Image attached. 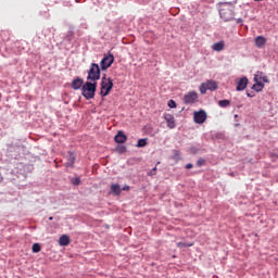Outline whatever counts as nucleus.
Returning a JSON list of instances; mask_svg holds the SVG:
<instances>
[{
  "instance_id": "obj_2",
  "label": "nucleus",
  "mask_w": 278,
  "mask_h": 278,
  "mask_svg": "<svg viewBox=\"0 0 278 278\" xmlns=\"http://www.w3.org/2000/svg\"><path fill=\"white\" fill-rule=\"evenodd\" d=\"M99 79H101V67H99V64L97 63H91L87 80L97 83Z\"/></svg>"
},
{
  "instance_id": "obj_29",
  "label": "nucleus",
  "mask_w": 278,
  "mask_h": 278,
  "mask_svg": "<svg viewBox=\"0 0 278 278\" xmlns=\"http://www.w3.org/2000/svg\"><path fill=\"white\" fill-rule=\"evenodd\" d=\"M155 170H157V167H154V168L151 170V175H155Z\"/></svg>"
},
{
  "instance_id": "obj_9",
  "label": "nucleus",
  "mask_w": 278,
  "mask_h": 278,
  "mask_svg": "<svg viewBox=\"0 0 278 278\" xmlns=\"http://www.w3.org/2000/svg\"><path fill=\"white\" fill-rule=\"evenodd\" d=\"M248 85H249V79L247 77L241 78L237 83V90H238V92H241L242 90H245Z\"/></svg>"
},
{
  "instance_id": "obj_4",
  "label": "nucleus",
  "mask_w": 278,
  "mask_h": 278,
  "mask_svg": "<svg viewBox=\"0 0 278 278\" xmlns=\"http://www.w3.org/2000/svg\"><path fill=\"white\" fill-rule=\"evenodd\" d=\"M112 64H114V54L112 53L105 54L100 62L101 71H108V68H110Z\"/></svg>"
},
{
  "instance_id": "obj_7",
  "label": "nucleus",
  "mask_w": 278,
  "mask_h": 278,
  "mask_svg": "<svg viewBox=\"0 0 278 278\" xmlns=\"http://www.w3.org/2000/svg\"><path fill=\"white\" fill-rule=\"evenodd\" d=\"M164 118H165V121H166V123H167V127H168L169 129H175V127H176V124H175V116H173L172 114H165V115H164Z\"/></svg>"
},
{
  "instance_id": "obj_31",
  "label": "nucleus",
  "mask_w": 278,
  "mask_h": 278,
  "mask_svg": "<svg viewBox=\"0 0 278 278\" xmlns=\"http://www.w3.org/2000/svg\"><path fill=\"white\" fill-rule=\"evenodd\" d=\"M122 190H124V191L129 190V186L124 187Z\"/></svg>"
},
{
  "instance_id": "obj_1",
  "label": "nucleus",
  "mask_w": 278,
  "mask_h": 278,
  "mask_svg": "<svg viewBox=\"0 0 278 278\" xmlns=\"http://www.w3.org/2000/svg\"><path fill=\"white\" fill-rule=\"evenodd\" d=\"M97 92V83L87 81L83 85L81 88V94L85 97L87 101H90V99H94V94Z\"/></svg>"
},
{
  "instance_id": "obj_15",
  "label": "nucleus",
  "mask_w": 278,
  "mask_h": 278,
  "mask_svg": "<svg viewBox=\"0 0 278 278\" xmlns=\"http://www.w3.org/2000/svg\"><path fill=\"white\" fill-rule=\"evenodd\" d=\"M111 191L113 192V194L118 197V194H121V192H123V189H121V185H112Z\"/></svg>"
},
{
  "instance_id": "obj_22",
  "label": "nucleus",
  "mask_w": 278,
  "mask_h": 278,
  "mask_svg": "<svg viewBox=\"0 0 278 278\" xmlns=\"http://www.w3.org/2000/svg\"><path fill=\"white\" fill-rule=\"evenodd\" d=\"M137 147L139 148L147 147V139H139L137 142Z\"/></svg>"
},
{
  "instance_id": "obj_24",
  "label": "nucleus",
  "mask_w": 278,
  "mask_h": 278,
  "mask_svg": "<svg viewBox=\"0 0 278 278\" xmlns=\"http://www.w3.org/2000/svg\"><path fill=\"white\" fill-rule=\"evenodd\" d=\"M72 184H73V186H79L81 184V179L74 178V179H72Z\"/></svg>"
},
{
  "instance_id": "obj_12",
  "label": "nucleus",
  "mask_w": 278,
  "mask_h": 278,
  "mask_svg": "<svg viewBox=\"0 0 278 278\" xmlns=\"http://www.w3.org/2000/svg\"><path fill=\"white\" fill-rule=\"evenodd\" d=\"M205 84L206 88L212 92H214V90H218V83H216L215 80H207Z\"/></svg>"
},
{
  "instance_id": "obj_34",
  "label": "nucleus",
  "mask_w": 278,
  "mask_h": 278,
  "mask_svg": "<svg viewBox=\"0 0 278 278\" xmlns=\"http://www.w3.org/2000/svg\"><path fill=\"white\" fill-rule=\"evenodd\" d=\"M49 220H53V217H49Z\"/></svg>"
},
{
  "instance_id": "obj_13",
  "label": "nucleus",
  "mask_w": 278,
  "mask_h": 278,
  "mask_svg": "<svg viewBox=\"0 0 278 278\" xmlns=\"http://www.w3.org/2000/svg\"><path fill=\"white\" fill-rule=\"evenodd\" d=\"M254 42L258 49H262V47H264V45H266V38L258 36L255 38Z\"/></svg>"
},
{
  "instance_id": "obj_14",
  "label": "nucleus",
  "mask_w": 278,
  "mask_h": 278,
  "mask_svg": "<svg viewBox=\"0 0 278 278\" xmlns=\"http://www.w3.org/2000/svg\"><path fill=\"white\" fill-rule=\"evenodd\" d=\"M213 51H223V49H225V42L224 41H219L216 42L212 46Z\"/></svg>"
},
{
  "instance_id": "obj_3",
  "label": "nucleus",
  "mask_w": 278,
  "mask_h": 278,
  "mask_svg": "<svg viewBox=\"0 0 278 278\" xmlns=\"http://www.w3.org/2000/svg\"><path fill=\"white\" fill-rule=\"evenodd\" d=\"M112 88H114V81L112 80V78H108L105 76L102 77L100 96L108 97V94L112 92Z\"/></svg>"
},
{
  "instance_id": "obj_33",
  "label": "nucleus",
  "mask_w": 278,
  "mask_h": 278,
  "mask_svg": "<svg viewBox=\"0 0 278 278\" xmlns=\"http://www.w3.org/2000/svg\"><path fill=\"white\" fill-rule=\"evenodd\" d=\"M254 79H255V81H257V75H255Z\"/></svg>"
},
{
  "instance_id": "obj_36",
  "label": "nucleus",
  "mask_w": 278,
  "mask_h": 278,
  "mask_svg": "<svg viewBox=\"0 0 278 278\" xmlns=\"http://www.w3.org/2000/svg\"><path fill=\"white\" fill-rule=\"evenodd\" d=\"M0 181H1V176H0Z\"/></svg>"
},
{
  "instance_id": "obj_19",
  "label": "nucleus",
  "mask_w": 278,
  "mask_h": 278,
  "mask_svg": "<svg viewBox=\"0 0 278 278\" xmlns=\"http://www.w3.org/2000/svg\"><path fill=\"white\" fill-rule=\"evenodd\" d=\"M41 249L40 243H34L31 248L33 253H40Z\"/></svg>"
},
{
  "instance_id": "obj_17",
  "label": "nucleus",
  "mask_w": 278,
  "mask_h": 278,
  "mask_svg": "<svg viewBox=\"0 0 278 278\" xmlns=\"http://www.w3.org/2000/svg\"><path fill=\"white\" fill-rule=\"evenodd\" d=\"M176 247L178 249H187L188 247H194V243H184V242H177Z\"/></svg>"
},
{
  "instance_id": "obj_26",
  "label": "nucleus",
  "mask_w": 278,
  "mask_h": 278,
  "mask_svg": "<svg viewBox=\"0 0 278 278\" xmlns=\"http://www.w3.org/2000/svg\"><path fill=\"white\" fill-rule=\"evenodd\" d=\"M190 153H192V155H195V153H199V149L197 147H191Z\"/></svg>"
},
{
  "instance_id": "obj_8",
  "label": "nucleus",
  "mask_w": 278,
  "mask_h": 278,
  "mask_svg": "<svg viewBox=\"0 0 278 278\" xmlns=\"http://www.w3.org/2000/svg\"><path fill=\"white\" fill-rule=\"evenodd\" d=\"M114 140L115 142H117V144H123L127 142V136L125 135V132H123V130H119L115 136Z\"/></svg>"
},
{
  "instance_id": "obj_23",
  "label": "nucleus",
  "mask_w": 278,
  "mask_h": 278,
  "mask_svg": "<svg viewBox=\"0 0 278 278\" xmlns=\"http://www.w3.org/2000/svg\"><path fill=\"white\" fill-rule=\"evenodd\" d=\"M197 166L199 168H201V166H205V160L204 159H199L198 162H197Z\"/></svg>"
},
{
  "instance_id": "obj_27",
  "label": "nucleus",
  "mask_w": 278,
  "mask_h": 278,
  "mask_svg": "<svg viewBox=\"0 0 278 278\" xmlns=\"http://www.w3.org/2000/svg\"><path fill=\"white\" fill-rule=\"evenodd\" d=\"M192 167H193L192 163H188V164L186 165L187 170H190V168H192Z\"/></svg>"
},
{
  "instance_id": "obj_30",
  "label": "nucleus",
  "mask_w": 278,
  "mask_h": 278,
  "mask_svg": "<svg viewBox=\"0 0 278 278\" xmlns=\"http://www.w3.org/2000/svg\"><path fill=\"white\" fill-rule=\"evenodd\" d=\"M263 81L268 83V77H263Z\"/></svg>"
},
{
  "instance_id": "obj_5",
  "label": "nucleus",
  "mask_w": 278,
  "mask_h": 278,
  "mask_svg": "<svg viewBox=\"0 0 278 278\" xmlns=\"http://www.w3.org/2000/svg\"><path fill=\"white\" fill-rule=\"evenodd\" d=\"M193 121L197 125H203L207 121V113L204 110L195 111L193 113Z\"/></svg>"
},
{
  "instance_id": "obj_11",
  "label": "nucleus",
  "mask_w": 278,
  "mask_h": 278,
  "mask_svg": "<svg viewBox=\"0 0 278 278\" xmlns=\"http://www.w3.org/2000/svg\"><path fill=\"white\" fill-rule=\"evenodd\" d=\"M73 90H79V88H84V80L81 78H76L72 81Z\"/></svg>"
},
{
  "instance_id": "obj_16",
  "label": "nucleus",
  "mask_w": 278,
  "mask_h": 278,
  "mask_svg": "<svg viewBox=\"0 0 278 278\" xmlns=\"http://www.w3.org/2000/svg\"><path fill=\"white\" fill-rule=\"evenodd\" d=\"M218 105H219V108H229L231 105V101H229V100H219Z\"/></svg>"
},
{
  "instance_id": "obj_35",
  "label": "nucleus",
  "mask_w": 278,
  "mask_h": 278,
  "mask_svg": "<svg viewBox=\"0 0 278 278\" xmlns=\"http://www.w3.org/2000/svg\"><path fill=\"white\" fill-rule=\"evenodd\" d=\"M248 97H253V96H251V93H248Z\"/></svg>"
},
{
  "instance_id": "obj_28",
  "label": "nucleus",
  "mask_w": 278,
  "mask_h": 278,
  "mask_svg": "<svg viewBox=\"0 0 278 278\" xmlns=\"http://www.w3.org/2000/svg\"><path fill=\"white\" fill-rule=\"evenodd\" d=\"M71 166H73V163L75 162V156H72V160H70Z\"/></svg>"
},
{
  "instance_id": "obj_20",
  "label": "nucleus",
  "mask_w": 278,
  "mask_h": 278,
  "mask_svg": "<svg viewBox=\"0 0 278 278\" xmlns=\"http://www.w3.org/2000/svg\"><path fill=\"white\" fill-rule=\"evenodd\" d=\"M115 151H116V153H126L127 152V147H125V146H117Z\"/></svg>"
},
{
  "instance_id": "obj_18",
  "label": "nucleus",
  "mask_w": 278,
  "mask_h": 278,
  "mask_svg": "<svg viewBox=\"0 0 278 278\" xmlns=\"http://www.w3.org/2000/svg\"><path fill=\"white\" fill-rule=\"evenodd\" d=\"M253 89H254L256 92H262V90H264V84H262V83H256L255 85H253Z\"/></svg>"
},
{
  "instance_id": "obj_10",
  "label": "nucleus",
  "mask_w": 278,
  "mask_h": 278,
  "mask_svg": "<svg viewBox=\"0 0 278 278\" xmlns=\"http://www.w3.org/2000/svg\"><path fill=\"white\" fill-rule=\"evenodd\" d=\"M60 247H68L71 244V238L67 235H62L59 239Z\"/></svg>"
},
{
  "instance_id": "obj_21",
  "label": "nucleus",
  "mask_w": 278,
  "mask_h": 278,
  "mask_svg": "<svg viewBox=\"0 0 278 278\" xmlns=\"http://www.w3.org/2000/svg\"><path fill=\"white\" fill-rule=\"evenodd\" d=\"M207 85H206V83H203V84H201L200 85V92H201V94H205L206 92H207Z\"/></svg>"
},
{
  "instance_id": "obj_6",
  "label": "nucleus",
  "mask_w": 278,
  "mask_h": 278,
  "mask_svg": "<svg viewBox=\"0 0 278 278\" xmlns=\"http://www.w3.org/2000/svg\"><path fill=\"white\" fill-rule=\"evenodd\" d=\"M198 99L199 93H197V91H189L184 97V103H186L187 105H192V103H197Z\"/></svg>"
},
{
  "instance_id": "obj_25",
  "label": "nucleus",
  "mask_w": 278,
  "mask_h": 278,
  "mask_svg": "<svg viewBox=\"0 0 278 278\" xmlns=\"http://www.w3.org/2000/svg\"><path fill=\"white\" fill-rule=\"evenodd\" d=\"M168 108H177V103L175 102V100L168 101Z\"/></svg>"
},
{
  "instance_id": "obj_32",
  "label": "nucleus",
  "mask_w": 278,
  "mask_h": 278,
  "mask_svg": "<svg viewBox=\"0 0 278 278\" xmlns=\"http://www.w3.org/2000/svg\"><path fill=\"white\" fill-rule=\"evenodd\" d=\"M174 155H179V151H174Z\"/></svg>"
}]
</instances>
